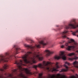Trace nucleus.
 <instances>
[{"mask_svg":"<svg viewBox=\"0 0 78 78\" xmlns=\"http://www.w3.org/2000/svg\"><path fill=\"white\" fill-rule=\"evenodd\" d=\"M44 51L46 53L47 56H49L54 53V52L51 51L49 50H45Z\"/></svg>","mask_w":78,"mask_h":78,"instance_id":"obj_13","label":"nucleus"},{"mask_svg":"<svg viewBox=\"0 0 78 78\" xmlns=\"http://www.w3.org/2000/svg\"><path fill=\"white\" fill-rule=\"evenodd\" d=\"M23 63V61L20 60V61H16L15 63V64H16L19 70V72L20 73L18 75L19 77H20L22 78H27L26 76H25L23 73V71L25 72L27 74H28L29 75H31L32 74L31 73L28 69L27 68L23 69L22 67V66H25Z\"/></svg>","mask_w":78,"mask_h":78,"instance_id":"obj_1","label":"nucleus"},{"mask_svg":"<svg viewBox=\"0 0 78 78\" xmlns=\"http://www.w3.org/2000/svg\"><path fill=\"white\" fill-rule=\"evenodd\" d=\"M61 48H64V47H65V45H62L61 46Z\"/></svg>","mask_w":78,"mask_h":78,"instance_id":"obj_27","label":"nucleus"},{"mask_svg":"<svg viewBox=\"0 0 78 78\" xmlns=\"http://www.w3.org/2000/svg\"><path fill=\"white\" fill-rule=\"evenodd\" d=\"M5 55H7L8 57V58H6V57L3 56L2 55H0V57L2 58L0 59V62H8V61L9 58H12V55H9V54H8V52H6Z\"/></svg>","mask_w":78,"mask_h":78,"instance_id":"obj_3","label":"nucleus"},{"mask_svg":"<svg viewBox=\"0 0 78 78\" xmlns=\"http://www.w3.org/2000/svg\"><path fill=\"white\" fill-rule=\"evenodd\" d=\"M78 78V75L77 74H76L75 76H72L69 77V78Z\"/></svg>","mask_w":78,"mask_h":78,"instance_id":"obj_18","label":"nucleus"},{"mask_svg":"<svg viewBox=\"0 0 78 78\" xmlns=\"http://www.w3.org/2000/svg\"><path fill=\"white\" fill-rule=\"evenodd\" d=\"M13 72H14V73H15L17 71V69H13L12 70Z\"/></svg>","mask_w":78,"mask_h":78,"instance_id":"obj_25","label":"nucleus"},{"mask_svg":"<svg viewBox=\"0 0 78 78\" xmlns=\"http://www.w3.org/2000/svg\"><path fill=\"white\" fill-rule=\"evenodd\" d=\"M68 56H73V55H75V53H71L69 54L68 55Z\"/></svg>","mask_w":78,"mask_h":78,"instance_id":"obj_19","label":"nucleus"},{"mask_svg":"<svg viewBox=\"0 0 78 78\" xmlns=\"http://www.w3.org/2000/svg\"><path fill=\"white\" fill-rule=\"evenodd\" d=\"M16 47V45L14 46V47Z\"/></svg>","mask_w":78,"mask_h":78,"instance_id":"obj_31","label":"nucleus"},{"mask_svg":"<svg viewBox=\"0 0 78 78\" xmlns=\"http://www.w3.org/2000/svg\"><path fill=\"white\" fill-rule=\"evenodd\" d=\"M78 64V62H77L76 61L74 62L73 63V64L74 66H75V65H76V64Z\"/></svg>","mask_w":78,"mask_h":78,"instance_id":"obj_20","label":"nucleus"},{"mask_svg":"<svg viewBox=\"0 0 78 78\" xmlns=\"http://www.w3.org/2000/svg\"><path fill=\"white\" fill-rule=\"evenodd\" d=\"M54 58L55 59H59L60 58H62L63 60H66V56L64 54V52L60 51L59 56H56L54 57Z\"/></svg>","mask_w":78,"mask_h":78,"instance_id":"obj_5","label":"nucleus"},{"mask_svg":"<svg viewBox=\"0 0 78 78\" xmlns=\"http://www.w3.org/2000/svg\"><path fill=\"white\" fill-rule=\"evenodd\" d=\"M72 42H73L74 45H77V43L76 42H75V41H74V40L71 39L70 40V41H69L68 43H66L64 45H65V47L66 46V47L68 45L69 43L70 44V43H72Z\"/></svg>","mask_w":78,"mask_h":78,"instance_id":"obj_12","label":"nucleus"},{"mask_svg":"<svg viewBox=\"0 0 78 78\" xmlns=\"http://www.w3.org/2000/svg\"><path fill=\"white\" fill-rule=\"evenodd\" d=\"M50 64H51V63L49 62H46L44 61L42 64H39L37 66L38 67H39L44 68L45 66H50Z\"/></svg>","mask_w":78,"mask_h":78,"instance_id":"obj_9","label":"nucleus"},{"mask_svg":"<svg viewBox=\"0 0 78 78\" xmlns=\"http://www.w3.org/2000/svg\"><path fill=\"white\" fill-rule=\"evenodd\" d=\"M75 47V46H69L67 48V50H68V51H70V50H71L72 48L73 49Z\"/></svg>","mask_w":78,"mask_h":78,"instance_id":"obj_16","label":"nucleus"},{"mask_svg":"<svg viewBox=\"0 0 78 78\" xmlns=\"http://www.w3.org/2000/svg\"><path fill=\"white\" fill-rule=\"evenodd\" d=\"M76 33H78V30L76 31V32H73V36H76Z\"/></svg>","mask_w":78,"mask_h":78,"instance_id":"obj_22","label":"nucleus"},{"mask_svg":"<svg viewBox=\"0 0 78 78\" xmlns=\"http://www.w3.org/2000/svg\"><path fill=\"white\" fill-rule=\"evenodd\" d=\"M7 67L8 65H5L3 67V68L4 69H7Z\"/></svg>","mask_w":78,"mask_h":78,"instance_id":"obj_23","label":"nucleus"},{"mask_svg":"<svg viewBox=\"0 0 78 78\" xmlns=\"http://www.w3.org/2000/svg\"><path fill=\"white\" fill-rule=\"evenodd\" d=\"M78 59V57L75 56L74 57L69 58H68V60L72 61L73 60H77Z\"/></svg>","mask_w":78,"mask_h":78,"instance_id":"obj_15","label":"nucleus"},{"mask_svg":"<svg viewBox=\"0 0 78 78\" xmlns=\"http://www.w3.org/2000/svg\"><path fill=\"white\" fill-rule=\"evenodd\" d=\"M77 37H78V35L77 36Z\"/></svg>","mask_w":78,"mask_h":78,"instance_id":"obj_32","label":"nucleus"},{"mask_svg":"<svg viewBox=\"0 0 78 78\" xmlns=\"http://www.w3.org/2000/svg\"><path fill=\"white\" fill-rule=\"evenodd\" d=\"M67 32H68L67 31L65 30V31H64L62 33V37H63V38H65L66 37H67V36H66V33H67Z\"/></svg>","mask_w":78,"mask_h":78,"instance_id":"obj_14","label":"nucleus"},{"mask_svg":"<svg viewBox=\"0 0 78 78\" xmlns=\"http://www.w3.org/2000/svg\"><path fill=\"white\" fill-rule=\"evenodd\" d=\"M56 69L53 68V69H50L49 67H47V70H48L49 71H51V72H54L56 71V72H58V71H59L57 69H59V68H61V67H62V66L60 65L59 66V63L56 62Z\"/></svg>","mask_w":78,"mask_h":78,"instance_id":"obj_6","label":"nucleus"},{"mask_svg":"<svg viewBox=\"0 0 78 78\" xmlns=\"http://www.w3.org/2000/svg\"><path fill=\"white\" fill-rule=\"evenodd\" d=\"M4 69H0V71H2V72L3 71Z\"/></svg>","mask_w":78,"mask_h":78,"instance_id":"obj_28","label":"nucleus"},{"mask_svg":"<svg viewBox=\"0 0 78 78\" xmlns=\"http://www.w3.org/2000/svg\"><path fill=\"white\" fill-rule=\"evenodd\" d=\"M48 44V43H44V40H42L40 42V44L37 45L36 44L34 46H32V49L34 48H36V47L39 48H41V44L43 45H47Z\"/></svg>","mask_w":78,"mask_h":78,"instance_id":"obj_10","label":"nucleus"},{"mask_svg":"<svg viewBox=\"0 0 78 78\" xmlns=\"http://www.w3.org/2000/svg\"><path fill=\"white\" fill-rule=\"evenodd\" d=\"M24 46L25 47H27V48H30V49H32L33 46L32 45H28L27 44H24Z\"/></svg>","mask_w":78,"mask_h":78,"instance_id":"obj_17","label":"nucleus"},{"mask_svg":"<svg viewBox=\"0 0 78 78\" xmlns=\"http://www.w3.org/2000/svg\"><path fill=\"white\" fill-rule=\"evenodd\" d=\"M20 50V48H16V54H18V53H17V51H18V50Z\"/></svg>","mask_w":78,"mask_h":78,"instance_id":"obj_26","label":"nucleus"},{"mask_svg":"<svg viewBox=\"0 0 78 78\" xmlns=\"http://www.w3.org/2000/svg\"><path fill=\"white\" fill-rule=\"evenodd\" d=\"M32 53L31 52H28L27 53V54L25 55L23 57H22V59H23L25 63L27 64V63H30L31 64H32V63H31L30 61H28V55L30 54H31Z\"/></svg>","mask_w":78,"mask_h":78,"instance_id":"obj_7","label":"nucleus"},{"mask_svg":"<svg viewBox=\"0 0 78 78\" xmlns=\"http://www.w3.org/2000/svg\"><path fill=\"white\" fill-rule=\"evenodd\" d=\"M36 58L38 59L39 61L43 60V57H41L39 55H37L36 53H34L33 54V57L30 58V59H31V61L33 62V63L35 64L36 62V61H35V59H36Z\"/></svg>","mask_w":78,"mask_h":78,"instance_id":"obj_2","label":"nucleus"},{"mask_svg":"<svg viewBox=\"0 0 78 78\" xmlns=\"http://www.w3.org/2000/svg\"><path fill=\"white\" fill-rule=\"evenodd\" d=\"M43 74L42 73H41L40 74H39L38 78H42Z\"/></svg>","mask_w":78,"mask_h":78,"instance_id":"obj_21","label":"nucleus"},{"mask_svg":"<svg viewBox=\"0 0 78 78\" xmlns=\"http://www.w3.org/2000/svg\"><path fill=\"white\" fill-rule=\"evenodd\" d=\"M23 51H24V50H22V51L21 52H23Z\"/></svg>","mask_w":78,"mask_h":78,"instance_id":"obj_30","label":"nucleus"},{"mask_svg":"<svg viewBox=\"0 0 78 78\" xmlns=\"http://www.w3.org/2000/svg\"><path fill=\"white\" fill-rule=\"evenodd\" d=\"M48 76L49 78H66V76L59 73L57 74L56 76L55 74L52 75L49 74Z\"/></svg>","mask_w":78,"mask_h":78,"instance_id":"obj_4","label":"nucleus"},{"mask_svg":"<svg viewBox=\"0 0 78 78\" xmlns=\"http://www.w3.org/2000/svg\"><path fill=\"white\" fill-rule=\"evenodd\" d=\"M31 43H33V42H34V41L33 40H31Z\"/></svg>","mask_w":78,"mask_h":78,"instance_id":"obj_29","label":"nucleus"},{"mask_svg":"<svg viewBox=\"0 0 78 78\" xmlns=\"http://www.w3.org/2000/svg\"><path fill=\"white\" fill-rule=\"evenodd\" d=\"M38 67V66L37 65H34L33 66V67L34 68H35V69H36V68L37 67Z\"/></svg>","mask_w":78,"mask_h":78,"instance_id":"obj_24","label":"nucleus"},{"mask_svg":"<svg viewBox=\"0 0 78 78\" xmlns=\"http://www.w3.org/2000/svg\"><path fill=\"white\" fill-rule=\"evenodd\" d=\"M77 27H78V25L76 26V22H74V23L70 24L68 26H66L65 28H66V29H69V28H73V29H75V28H76Z\"/></svg>","mask_w":78,"mask_h":78,"instance_id":"obj_8","label":"nucleus"},{"mask_svg":"<svg viewBox=\"0 0 78 78\" xmlns=\"http://www.w3.org/2000/svg\"><path fill=\"white\" fill-rule=\"evenodd\" d=\"M65 64L64 65V67H66V69H62V70L60 71V72H67V71L68 70V69L69 68V67H68V66H67V65H66V64H67V65H70V64L69 62H65Z\"/></svg>","mask_w":78,"mask_h":78,"instance_id":"obj_11","label":"nucleus"}]
</instances>
